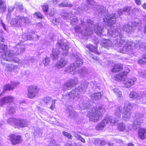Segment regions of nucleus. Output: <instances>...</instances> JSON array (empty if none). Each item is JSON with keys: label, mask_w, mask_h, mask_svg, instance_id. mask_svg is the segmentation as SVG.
I'll list each match as a JSON object with an SVG mask.
<instances>
[{"label": "nucleus", "mask_w": 146, "mask_h": 146, "mask_svg": "<svg viewBox=\"0 0 146 146\" xmlns=\"http://www.w3.org/2000/svg\"><path fill=\"white\" fill-rule=\"evenodd\" d=\"M108 35L110 37L117 36L114 41V48L123 53H127L129 54H133L134 52L131 51L135 44L131 41H125L122 37V34L120 30L116 29V28L109 29L107 28Z\"/></svg>", "instance_id": "1"}, {"label": "nucleus", "mask_w": 146, "mask_h": 146, "mask_svg": "<svg viewBox=\"0 0 146 146\" xmlns=\"http://www.w3.org/2000/svg\"><path fill=\"white\" fill-rule=\"evenodd\" d=\"M93 21H91L90 20H88L87 21V22H84V21H81V24L82 25H87V24L89 26H90L92 27H94V30L95 33L98 35H100L102 34L103 32L102 29L99 26V25H97L96 26L94 25L93 24ZM86 33L84 34L83 33V31L81 28L78 26H77L75 27V31L76 33H81L82 34L85 36H89L93 33L92 29H91V27L88 28L86 27Z\"/></svg>", "instance_id": "2"}, {"label": "nucleus", "mask_w": 146, "mask_h": 146, "mask_svg": "<svg viewBox=\"0 0 146 146\" xmlns=\"http://www.w3.org/2000/svg\"><path fill=\"white\" fill-rule=\"evenodd\" d=\"M98 9H97V12L96 13V15H98L99 16L102 15V14L104 15L106 14V15L104 18V21L105 23H107L106 28L110 29L114 28V26L113 25L115 24V19L116 18L115 15L113 13L111 14V15H108L107 14L108 12L106 13V11H104V7L102 5L98 6Z\"/></svg>", "instance_id": "3"}, {"label": "nucleus", "mask_w": 146, "mask_h": 146, "mask_svg": "<svg viewBox=\"0 0 146 146\" xmlns=\"http://www.w3.org/2000/svg\"><path fill=\"white\" fill-rule=\"evenodd\" d=\"M105 111V110L103 107L99 106L97 108H93L89 111L87 116L90 121L96 122L102 119V114Z\"/></svg>", "instance_id": "4"}, {"label": "nucleus", "mask_w": 146, "mask_h": 146, "mask_svg": "<svg viewBox=\"0 0 146 146\" xmlns=\"http://www.w3.org/2000/svg\"><path fill=\"white\" fill-rule=\"evenodd\" d=\"M75 57L76 61L70 65V73L72 74H75L79 73L81 76H83L84 77L87 76L88 72L86 68H83L79 72L76 70L79 66L82 64L83 62L82 60L80 59L78 55H76Z\"/></svg>", "instance_id": "5"}, {"label": "nucleus", "mask_w": 146, "mask_h": 146, "mask_svg": "<svg viewBox=\"0 0 146 146\" xmlns=\"http://www.w3.org/2000/svg\"><path fill=\"white\" fill-rule=\"evenodd\" d=\"M125 70L126 71L124 70L116 75L115 78L116 80L118 81L124 80L123 84L125 85V87L129 88L134 84L137 79L136 78L133 77L128 79L127 81L125 80V79L127 78V74L130 72V70L127 68H126Z\"/></svg>", "instance_id": "6"}, {"label": "nucleus", "mask_w": 146, "mask_h": 146, "mask_svg": "<svg viewBox=\"0 0 146 146\" xmlns=\"http://www.w3.org/2000/svg\"><path fill=\"white\" fill-rule=\"evenodd\" d=\"M88 82H84L81 85V86L74 90H72L66 96L68 99H74L75 98L80 97V94L85 92L88 86Z\"/></svg>", "instance_id": "7"}, {"label": "nucleus", "mask_w": 146, "mask_h": 146, "mask_svg": "<svg viewBox=\"0 0 146 146\" xmlns=\"http://www.w3.org/2000/svg\"><path fill=\"white\" fill-rule=\"evenodd\" d=\"M0 49L3 50L5 54L2 56V58L7 61H13L15 63H18L19 59L17 57H14L13 52L12 50H8L5 52L7 49V46L0 43Z\"/></svg>", "instance_id": "8"}, {"label": "nucleus", "mask_w": 146, "mask_h": 146, "mask_svg": "<svg viewBox=\"0 0 146 146\" xmlns=\"http://www.w3.org/2000/svg\"><path fill=\"white\" fill-rule=\"evenodd\" d=\"M30 22L29 19L27 17L19 15L16 16L15 18L11 19L10 23L13 26L19 27L25 24L30 23Z\"/></svg>", "instance_id": "9"}, {"label": "nucleus", "mask_w": 146, "mask_h": 146, "mask_svg": "<svg viewBox=\"0 0 146 146\" xmlns=\"http://www.w3.org/2000/svg\"><path fill=\"white\" fill-rule=\"evenodd\" d=\"M132 108L131 104H125L122 114V118L124 120L127 121L129 119L131 115V110Z\"/></svg>", "instance_id": "10"}, {"label": "nucleus", "mask_w": 146, "mask_h": 146, "mask_svg": "<svg viewBox=\"0 0 146 146\" xmlns=\"http://www.w3.org/2000/svg\"><path fill=\"white\" fill-rule=\"evenodd\" d=\"M39 90V88L36 86L31 85L29 86L27 89L28 97L30 99L35 98L38 94Z\"/></svg>", "instance_id": "11"}, {"label": "nucleus", "mask_w": 146, "mask_h": 146, "mask_svg": "<svg viewBox=\"0 0 146 146\" xmlns=\"http://www.w3.org/2000/svg\"><path fill=\"white\" fill-rule=\"evenodd\" d=\"M135 119L133 123V125L137 128V125H140L143 122L144 115L143 113H138L135 114Z\"/></svg>", "instance_id": "12"}, {"label": "nucleus", "mask_w": 146, "mask_h": 146, "mask_svg": "<svg viewBox=\"0 0 146 146\" xmlns=\"http://www.w3.org/2000/svg\"><path fill=\"white\" fill-rule=\"evenodd\" d=\"M9 137L12 144L14 145L21 143L22 141L21 137L19 135L12 134L10 135Z\"/></svg>", "instance_id": "13"}, {"label": "nucleus", "mask_w": 146, "mask_h": 146, "mask_svg": "<svg viewBox=\"0 0 146 146\" xmlns=\"http://www.w3.org/2000/svg\"><path fill=\"white\" fill-rule=\"evenodd\" d=\"M129 97L133 99H136L140 100L142 98L146 97V91H145L142 93H138L135 91L131 92L129 95Z\"/></svg>", "instance_id": "14"}, {"label": "nucleus", "mask_w": 146, "mask_h": 146, "mask_svg": "<svg viewBox=\"0 0 146 146\" xmlns=\"http://www.w3.org/2000/svg\"><path fill=\"white\" fill-rule=\"evenodd\" d=\"M118 121L116 118H114L112 116H108L103 120V122L106 124V125L107 124L113 126Z\"/></svg>", "instance_id": "15"}, {"label": "nucleus", "mask_w": 146, "mask_h": 146, "mask_svg": "<svg viewBox=\"0 0 146 146\" xmlns=\"http://www.w3.org/2000/svg\"><path fill=\"white\" fill-rule=\"evenodd\" d=\"M88 4L84 5H82V7H81V9L84 11H87L91 7H92L93 5L95 4V3L93 0H87Z\"/></svg>", "instance_id": "16"}, {"label": "nucleus", "mask_w": 146, "mask_h": 146, "mask_svg": "<svg viewBox=\"0 0 146 146\" xmlns=\"http://www.w3.org/2000/svg\"><path fill=\"white\" fill-rule=\"evenodd\" d=\"M19 84V83L12 82L10 84H8L5 85L3 88V93H4L5 92L6 90H9L13 89L15 87Z\"/></svg>", "instance_id": "17"}, {"label": "nucleus", "mask_w": 146, "mask_h": 146, "mask_svg": "<svg viewBox=\"0 0 146 146\" xmlns=\"http://www.w3.org/2000/svg\"><path fill=\"white\" fill-rule=\"evenodd\" d=\"M57 46H59L61 48L65 51V53H67L68 52V43H64V41L62 40H59L57 42L56 44Z\"/></svg>", "instance_id": "18"}, {"label": "nucleus", "mask_w": 146, "mask_h": 146, "mask_svg": "<svg viewBox=\"0 0 146 146\" xmlns=\"http://www.w3.org/2000/svg\"><path fill=\"white\" fill-rule=\"evenodd\" d=\"M15 125L18 127H23L27 126L28 122L26 120L19 119H17L16 120Z\"/></svg>", "instance_id": "19"}, {"label": "nucleus", "mask_w": 146, "mask_h": 146, "mask_svg": "<svg viewBox=\"0 0 146 146\" xmlns=\"http://www.w3.org/2000/svg\"><path fill=\"white\" fill-rule=\"evenodd\" d=\"M123 30L128 33H131L134 31V29L131 23H126L123 27Z\"/></svg>", "instance_id": "20"}, {"label": "nucleus", "mask_w": 146, "mask_h": 146, "mask_svg": "<svg viewBox=\"0 0 146 146\" xmlns=\"http://www.w3.org/2000/svg\"><path fill=\"white\" fill-rule=\"evenodd\" d=\"M122 111V108L120 106L117 107L115 111V118H116L119 121L121 119V114Z\"/></svg>", "instance_id": "21"}, {"label": "nucleus", "mask_w": 146, "mask_h": 146, "mask_svg": "<svg viewBox=\"0 0 146 146\" xmlns=\"http://www.w3.org/2000/svg\"><path fill=\"white\" fill-rule=\"evenodd\" d=\"M138 136L142 140H144L146 137V130L144 128H140L139 130Z\"/></svg>", "instance_id": "22"}, {"label": "nucleus", "mask_w": 146, "mask_h": 146, "mask_svg": "<svg viewBox=\"0 0 146 146\" xmlns=\"http://www.w3.org/2000/svg\"><path fill=\"white\" fill-rule=\"evenodd\" d=\"M17 50L16 54L17 55H19L22 54L25 50V47L23 45H20L19 44L17 45L15 48Z\"/></svg>", "instance_id": "23"}, {"label": "nucleus", "mask_w": 146, "mask_h": 146, "mask_svg": "<svg viewBox=\"0 0 146 146\" xmlns=\"http://www.w3.org/2000/svg\"><path fill=\"white\" fill-rule=\"evenodd\" d=\"M102 45L104 48L108 49L109 48L112 46V43L111 41L109 39L104 40L102 43Z\"/></svg>", "instance_id": "24"}, {"label": "nucleus", "mask_w": 146, "mask_h": 146, "mask_svg": "<svg viewBox=\"0 0 146 146\" xmlns=\"http://www.w3.org/2000/svg\"><path fill=\"white\" fill-rule=\"evenodd\" d=\"M135 44V45L133 46V48L132 49H131V51H133V49L134 48L135 46V47L138 48L139 47L140 48H145L146 47V44L145 43L143 42H141V41L140 40L136 41V42L133 43Z\"/></svg>", "instance_id": "25"}, {"label": "nucleus", "mask_w": 146, "mask_h": 146, "mask_svg": "<svg viewBox=\"0 0 146 146\" xmlns=\"http://www.w3.org/2000/svg\"><path fill=\"white\" fill-rule=\"evenodd\" d=\"M78 82V81L76 79L75 80L71 79L66 83V86L67 88H70L74 84H77Z\"/></svg>", "instance_id": "26"}, {"label": "nucleus", "mask_w": 146, "mask_h": 146, "mask_svg": "<svg viewBox=\"0 0 146 146\" xmlns=\"http://www.w3.org/2000/svg\"><path fill=\"white\" fill-rule=\"evenodd\" d=\"M123 68V65L120 64H116L112 69V72H116L121 70Z\"/></svg>", "instance_id": "27"}, {"label": "nucleus", "mask_w": 146, "mask_h": 146, "mask_svg": "<svg viewBox=\"0 0 146 146\" xmlns=\"http://www.w3.org/2000/svg\"><path fill=\"white\" fill-rule=\"evenodd\" d=\"M67 61L64 58H61L58 61L57 66L58 68L62 67L64 66L67 64Z\"/></svg>", "instance_id": "28"}, {"label": "nucleus", "mask_w": 146, "mask_h": 146, "mask_svg": "<svg viewBox=\"0 0 146 146\" xmlns=\"http://www.w3.org/2000/svg\"><path fill=\"white\" fill-rule=\"evenodd\" d=\"M62 17L63 19H66L71 18L72 17V14L70 12H68L65 11L62 13Z\"/></svg>", "instance_id": "29"}, {"label": "nucleus", "mask_w": 146, "mask_h": 146, "mask_svg": "<svg viewBox=\"0 0 146 146\" xmlns=\"http://www.w3.org/2000/svg\"><path fill=\"white\" fill-rule=\"evenodd\" d=\"M102 97V94L101 93H97L92 94L91 96V98L92 100H100Z\"/></svg>", "instance_id": "30"}, {"label": "nucleus", "mask_w": 146, "mask_h": 146, "mask_svg": "<svg viewBox=\"0 0 146 146\" xmlns=\"http://www.w3.org/2000/svg\"><path fill=\"white\" fill-rule=\"evenodd\" d=\"M86 102H84L85 105H83L82 103L79 105L80 107L81 108V110H83L85 108L88 109L90 108L91 106L90 105V102L88 101H85Z\"/></svg>", "instance_id": "31"}, {"label": "nucleus", "mask_w": 146, "mask_h": 146, "mask_svg": "<svg viewBox=\"0 0 146 146\" xmlns=\"http://www.w3.org/2000/svg\"><path fill=\"white\" fill-rule=\"evenodd\" d=\"M95 145L96 146H103L105 145L104 141L100 139H96L94 141Z\"/></svg>", "instance_id": "32"}, {"label": "nucleus", "mask_w": 146, "mask_h": 146, "mask_svg": "<svg viewBox=\"0 0 146 146\" xmlns=\"http://www.w3.org/2000/svg\"><path fill=\"white\" fill-rule=\"evenodd\" d=\"M52 56L51 57L54 60L57 58L60 53L59 51L58 50H57L55 49H53L52 50Z\"/></svg>", "instance_id": "33"}, {"label": "nucleus", "mask_w": 146, "mask_h": 146, "mask_svg": "<svg viewBox=\"0 0 146 146\" xmlns=\"http://www.w3.org/2000/svg\"><path fill=\"white\" fill-rule=\"evenodd\" d=\"M59 5L60 7H71L72 6V5L71 4L70 2H68L66 3L64 1H63Z\"/></svg>", "instance_id": "34"}, {"label": "nucleus", "mask_w": 146, "mask_h": 146, "mask_svg": "<svg viewBox=\"0 0 146 146\" xmlns=\"http://www.w3.org/2000/svg\"><path fill=\"white\" fill-rule=\"evenodd\" d=\"M125 126L123 123H119L117 125V129L120 131H122L125 130Z\"/></svg>", "instance_id": "35"}, {"label": "nucleus", "mask_w": 146, "mask_h": 146, "mask_svg": "<svg viewBox=\"0 0 146 146\" xmlns=\"http://www.w3.org/2000/svg\"><path fill=\"white\" fill-rule=\"evenodd\" d=\"M113 91L114 92L118 97H121L122 96L121 92L119 89L115 88L113 89Z\"/></svg>", "instance_id": "36"}, {"label": "nucleus", "mask_w": 146, "mask_h": 146, "mask_svg": "<svg viewBox=\"0 0 146 146\" xmlns=\"http://www.w3.org/2000/svg\"><path fill=\"white\" fill-rule=\"evenodd\" d=\"M142 57V59L138 60V63L139 64H144L146 63V53L143 54Z\"/></svg>", "instance_id": "37"}, {"label": "nucleus", "mask_w": 146, "mask_h": 146, "mask_svg": "<svg viewBox=\"0 0 146 146\" xmlns=\"http://www.w3.org/2000/svg\"><path fill=\"white\" fill-rule=\"evenodd\" d=\"M74 136L76 138L78 139L81 142L85 143V139L82 137L80 135H79L78 133L75 132H74L73 134Z\"/></svg>", "instance_id": "38"}, {"label": "nucleus", "mask_w": 146, "mask_h": 146, "mask_svg": "<svg viewBox=\"0 0 146 146\" xmlns=\"http://www.w3.org/2000/svg\"><path fill=\"white\" fill-rule=\"evenodd\" d=\"M86 47L88 48L91 51L94 52L95 53L96 52L97 48L96 47H94L91 45H87Z\"/></svg>", "instance_id": "39"}, {"label": "nucleus", "mask_w": 146, "mask_h": 146, "mask_svg": "<svg viewBox=\"0 0 146 146\" xmlns=\"http://www.w3.org/2000/svg\"><path fill=\"white\" fill-rule=\"evenodd\" d=\"M123 12H126L128 15H130L132 13V10L131 8L130 7H125L123 9Z\"/></svg>", "instance_id": "40"}, {"label": "nucleus", "mask_w": 146, "mask_h": 146, "mask_svg": "<svg viewBox=\"0 0 146 146\" xmlns=\"http://www.w3.org/2000/svg\"><path fill=\"white\" fill-rule=\"evenodd\" d=\"M106 125V124L103 122V121L101 123H99L96 127V129L97 130H100L103 129L104 127Z\"/></svg>", "instance_id": "41"}, {"label": "nucleus", "mask_w": 146, "mask_h": 146, "mask_svg": "<svg viewBox=\"0 0 146 146\" xmlns=\"http://www.w3.org/2000/svg\"><path fill=\"white\" fill-rule=\"evenodd\" d=\"M50 62L49 58L47 57L45 58L43 60V63L45 66L48 65Z\"/></svg>", "instance_id": "42"}, {"label": "nucleus", "mask_w": 146, "mask_h": 146, "mask_svg": "<svg viewBox=\"0 0 146 146\" xmlns=\"http://www.w3.org/2000/svg\"><path fill=\"white\" fill-rule=\"evenodd\" d=\"M22 37L25 40H30L33 38L31 36H28V34H23L22 36Z\"/></svg>", "instance_id": "43"}, {"label": "nucleus", "mask_w": 146, "mask_h": 146, "mask_svg": "<svg viewBox=\"0 0 146 146\" xmlns=\"http://www.w3.org/2000/svg\"><path fill=\"white\" fill-rule=\"evenodd\" d=\"M42 10L44 12H47L48 11V5L47 4L44 3L42 6Z\"/></svg>", "instance_id": "44"}, {"label": "nucleus", "mask_w": 146, "mask_h": 146, "mask_svg": "<svg viewBox=\"0 0 146 146\" xmlns=\"http://www.w3.org/2000/svg\"><path fill=\"white\" fill-rule=\"evenodd\" d=\"M62 133L64 135L65 137L68 138V139H72V135L68 132L63 131L62 132Z\"/></svg>", "instance_id": "45"}, {"label": "nucleus", "mask_w": 146, "mask_h": 146, "mask_svg": "<svg viewBox=\"0 0 146 146\" xmlns=\"http://www.w3.org/2000/svg\"><path fill=\"white\" fill-rule=\"evenodd\" d=\"M15 100V98L11 96H7L3 98L2 100Z\"/></svg>", "instance_id": "46"}, {"label": "nucleus", "mask_w": 146, "mask_h": 146, "mask_svg": "<svg viewBox=\"0 0 146 146\" xmlns=\"http://www.w3.org/2000/svg\"><path fill=\"white\" fill-rule=\"evenodd\" d=\"M17 119L14 118H10L7 120V122L9 124H12L14 123L15 125L16 120Z\"/></svg>", "instance_id": "47"}, {"label": "nucleus", "mask_w": 146, "mask_h": 146, "mask_svg": "<svg viewBox=\"0 0 146 146\" xmlns=\"http://www.w3.org/2000/svg\"><path fill=\"white\" fill-rule=\"evenodd\" d=\"M15 7L17 9L20 11H22L23 9V7L22 5L20 4L19 3H16L15 5Z\"/></svg>", "instance_id": "48"}, {"label": "nucleus", "mask_w": 146, "mask_h": 146, "mask_svg": "<svg viewBox=\"0 0 146 146\" xmlns=\"http://www.w3.org/2000/svg\"><path fill=\"white\" fill-rule=\"evenodd\" d=\"M6 9L7 7L5 4L0 6V13H3L5 12Z\"/></svg>", "instance_id": "49"}, {"label": "nucleus", "mask_w": 146, "mask_h": 146, "mask_svg": "<svg viewBox=\"0 0 146 146\" xmlns=\"http://www.w3.org/2000/svg\"><path fill=\"white\" fill-rule=\"evenodd\" d=\"M12 65L6 64L5 69L7 71H11L12 70L13 68H12Z\"/></svg>", "instance_id": "50"}, {"label": "nucleus", "mask_w": 146, "mask_h": 146, "mask_svg": "<svg viewBox=\"0 0 146 146\" xmlns=\"http://www.w3.org/2000/svg\"><path fill=\"white\" fill-rule=\"evenodd\" d=\"M131 24L133 27L139 28L140 27L141 24L140 23H137L133 21L132 23Z\"/></svg>", "instance_id": "51"}, {"label": "nucleus", "mask_w": 146, "mask_h": 146, "mask_svg": "<svg viewBox=\"0 0 146 146\" xmlns=\"http://www.w3.org/2000/svg\"><path fill=\"white\" fill-rule=\"evenodd\" d=\"M71 23L72 25H73L78 22V19L76 17H74L73 19H71Z\"/></svg>", "instance_id": "52"}, {"label": "nucleus", "mask_w": 146, "mask_h": 146, "mask_svg": "<svg viewBox=\"0 0 146 146\" xmlns=\"http://www.w3.org/2000/svg\"><path fill=\"white\" fill-rule=\"evenodd\" d=\"M139 74L141 77H145L146 76V71L144 70L139 72Z\"/></svg>", "instance_id": "53"}, {"label": "nucleus", "mask_w": 146, "mask_h": 146, "mask_svg": "<svg viewBox=\"0 0 146 146\" xmlns=\"http://www.w3.org/2000/svg\"><path fill=\"white\" fill-rule=\"evenodd\" d=\"M8 112L9 113H13L15 112L16 110L13 107H10L9 109Z\"/></svg>", "instance_id": "54"}, {"label": "nucleus", "mask_w": 146, "mask_h": 146, "mask_svg": "<svg viewBox=\"0 0 146 146\" xmlns=\"http://www.w3.org/2000/svg\"><path fill=\"white\" fill-rule=\"evenodd\" d=\"M68 108L67 110V111H69V114L71 115L72 112V107L71 106H69V107H68Z\"/></svg>", "instance_id": "55"}, {"label": "nucleus", "mask_w": 146, "mask_h": 146, "mask_svg": "<svg viewBox=\"0 0 146 146\" xmlns=\"http://www.w3.org/2000/svg\"><path fill=\"white\" fill-rule=\"evenodd\" d=\"M35 15L39 18L41 19L43 18V16L39 13H35Z\"/></svg>", "instance_id": "56"}, {"label": "nucleus", "mask_w": 146, "mask_h": 146, "mask_svg": "<svg viewBox=\"0 0 146 146\" xmlns=\"http://www.w3.org/2000/svg\"><path fill=\"white\" fill-rule=\"evenodd\" d=\"M40 129L38 128L35 131L34 133L35 135H36L38 134L39 135H40Z\"/></svg>", "instance_id": "57"}, {"label": "nucleus", "mask_w": 146, "mask_h": 146, "mask_svg": "<svg viewBox=\"0 0 146 146\" xmlns=\"http://www.w3.org/2000/svg\"><path fill=\"white\" fill-rule=\"evenodd\" d=\"M6 101L7 102V103H8V101H0V106H2L5 104L7 103Z\"/></svg>", "instance_id": "58"}, {"label": "nucleus", "mask_w": 146, "mask_h": 146, "mask_svg": "<svg viewBox=\"0 0 146 146\" xmlns=\"http://www.w3.org/2000/svg\"><path fill=\"white\" fill-rule=\"evenodd\" d=\"M60 21V20L58 19H55L54 20H53V22L55 23L56 24L59 23Z\"/></svg>", "instance_id": "59"}, {"label": "nucleus", "mask_w": 146, "mask_h": 146, "mask_svg": "<svg viewBox=\"0 0 146 146\" xmlns=\"http://www.w3.org/2000/svg\"><path fill=\"white\" fill-rule=\"evenodd\" d=\"M123 9H120L118 10V14L120 16L121 15H122L123 13Z\"/></svg>", "instance_id": "60"}, {"label": "nucleus", "mask_w": 146, "mask_h": 146, "mask_svg": "<svg viewBox=\"0 0 146 146\" xmlns=\"http://www.w3.org/2000/svg\"><path fill=\"white\" fill-rule=\"evenodd\" d=\"M115 142L117 143L121 144L123 143V141L120 139H116L115 140Z\"/></svg>", "instance_id": "61"}, {"label": "nucleus", "mask_w": 146, "mask_h": 146, "mask_svg": "<svg viewBox=\"0 0 146 146\" xmlns=\"http://www.w3.org/2000/svg\"><path fill=\"white\" fill-rule=\"evenodd\" d=\"M135 1L136 4L138 5L141 4V2L140 0H135Z\"/></svg>", "instance_id": "62"}, {"label": "nucleus", "mask_w": 146, "mask_h": 146, "mask_svg": "<svg viewBox=\"0 0 146 146\" xmlns=\"http://www.w3.org/2000/svg\"><path fill=\"white\" fill-rule=\"evenodd\" d=\"M14 9V7L13 6H11L9 7L8 10L9 12H12Z\"/></svg>", "instance_id": "63"}, {"label": "nucleus", "mask_w": 146, "mask_h": 146, "mask_svg": "<svg viewBox=\"0 0 146 146\" xmlns=\"http://www.w3.org/2000/svg\"><path fill=\"white\" fill-rule=\"evenodd\" d=\"M55 107V102H52L50 108L52 110H53Z\"/></svg>", "instance_id": "64"}]
</instances>
